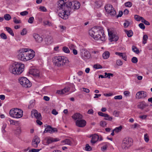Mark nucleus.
Wrapping results in <instances>:
<instances>
[{
    "label": "nucleus",
    "instance_id": "nucleus-1",
    "mask_svg": "<svg viewBox=\"0 0 152 152\" xmlns=\"http://www.w3.org/2000/svg\"><path fill=\"white\" fill-rule=\"evenodd\" d=\"M89 35L96 40L104 41L105 40V36L103 28L102 27H94L89 31Z\"/></svg>",
    "mask_w": 152,
    "mask_h": 152
},
{
    "label": "nucleus",
    "instance_id": "nucleus-2",
    "mask_svg": "<svg viewBox=\"0 0 152 152\" xmlns=\"http://www.w3.org/2000/svg\"><path fill=\"white\" fill-rule=\"evenodd\" d=\"M35 55V52L32 50L27 48L20 50L17 54L18 58L20 60L26 61L32 59Z\"/></svg>",
    "mask_w": 152,
    "mask_h": 152
},
{
    "label": "nucleus",
    "instance_id": "nucleus-3",
    "mask_svg": "<svg viewBox=\"0 0 152 152\" xmlns=\"http://www.w3.org/2000/svg\"><path fill=\"white\" fill-rule=\"evenodd\" d=\"M63 0H60L58 1L56 5V9L58 11H59V16L62 18L64 19H66L68 18V16L69 14L70 10H67V9L68 7L66 6V4Z\"/></svg>",
    "mask_w": 152,
    "mask_h": 152
},
{
    "label": "nucleus",
    "instance_id": "nucleus-4",
    "mask_svg": "<svg viewBox=\"0 0 152 152\" xmlns=\"http://www.w3.org/2000/svg\"><path fill=\"white\" fill-rule=\"evenodd\" d=\"M24 68V64L20 63L15 62L10 66L9 69L13 74L18 75L23 72Z\"/></svg>",
    "mask_w": 152,
    "mask_h": 152
},
{
    "label": "nucleus",
    "instance_id": "nucleus-5",
    "mask_svg": "<svg viewBox=\"0 0 152 152\" xmlns=\"http://www.w3.org/2000/svg\"><path fill=\"white\" fill-rule=\"evenodd\" d=\"M54 64L58 67H62L69 64V61L68 59L65 56H57L54 57L53 59Z\"/></svg>",
    "mask_w": 152,
    "mask_h": 152
},
{
    "label": "nucleus",
    "instance_id": "nucleus-6",
    "mask_svg": "<svg viewBox=\"0 0 152 152\" xmlns=\"http://www.w3.org/2000/svg\"><path fill=\"white\" fill-rule=\"evenodd\" d=\"M23 112L20 109L15 108L11 110L9 112L10 116L15 118H20L23 116Z\"/></svg>",
    "mask_w": 152,
    "mask_h": 152
},
{
    "label": "nucleus",
    "instance_id": "nucleus-7",
    "mask_svg": "<svg viewBox=\"0 0 152 152\" xmlns=\"http://www.w3.org/2000/svg\"><path fill=\"white\" fill-rule=\"evenodd\" d=\"M132 140L130 138H125L123 141L122 144V149H126L130 147L132 144Z\"/></svg>",
    "mask_w": 152,
    "mask_h": 152
},
{
    "label": "nucleus",
    "instance_id": "nucleus-8",
    "mask_svg": "<svg viewBox=\"0 0 152 152\" xmlns=\"http://www.w3.org/2000/svg\"><path fill=\"white\" fill-rule=\"evenodd\" d=\"M19 82L22 86L26 88L30 87L31 86V83L29 81L26 77L20 78Z\"/></svg>",
    "mask_w": 152,
    "mask_h": 152
},
{
    "label": "nucleus",
    "instance_id": "nucleus-9",
    "mask_svg": "<svg viewBox=\"0 0 152 152\" xmlns=\"http://www.w3.org/2000/svg\"><path fill=\"white\" fill-rule=\"evenodd\" d=\"M105 9L106 12L112 16L116 15V11L115 10L112 5L110 4H107L105 6Z\"/></svg>",
    "mask_w": 152,
    "mask_h": 152
},
{
    "label": "nucleus",
    "instance_id": "nucleus-10",
    "mask_svg": "<svg viewBox=\"0 0 152 152\" xmlns=\"http://www.w3.org/2000/svg\"><path fill=\"white\" fill-rule=\"evenodd\" d=\"M66 6L68 8L72 9H78L80 7V3L77 1H74L72 2H69L66 4Z\"/></svg>",
    "mask_w": 152,
    "mask_h": 152
},
{
    "label": "nucleus",
    "instance_id": "nucleus-11",
    "mask_svg": "<svg viewBox=\"0 0 152 152\" xmlns=\"http://www.w3.org/2000/svg\"><path fill=\"white\" fill-rule=\"evenodd\" d=\"M80 55L82 58L84 60L89 59L91 56L89 52L85 49L81 50Z\"/></svg>",
    "mask_w": 152,
    "mask_h": 152
},
{
    "label": "nucleus",
    "instance_id": "nucleus-12",
    "mask_svg": "<svg viewBox=\"0 0 152 152\" xmlns=\"http://www.w3.org/2000/svg\"><path fill=\"white\" fill-rule=\"evenodd\" d=\"M58 140L57 138H53L52 137H47L45 139L43 140L42 143L45 145H48L49 144L55 142L57 141Z\"/></svg>",
    "mask_w": 152,
    "mask_h": 152
},
{
    "label": "nucleus",
    "instance_id": "nucleus-13",
    "mask_svg": "<svg viewBox=\"0 0 152 152\" xmlns=\"http://www.w3.org/2000/svg\"><path fill=\"white\" fill-rule=\"evenodd\" d=\"M147 96V93L143 91H140L137 92L136 95V98L138 99H144Z\"/></svg>",
    "mask_w": 152,
    "mask_h": 152
},
{
    "label": "nucleus",
    "instance_id": "nucleus-14",
    "mask_svg": "<svg viewBox=\"0 0 152 152\" xmlns=\"http://www.w3.org/2000/svg\"><path fill=\"white\" fill-rule=\"evenodd\" d=\"M108 34L110 38V40L111 41H117L118 39V37L116 34H113L111 31L108 29Z\"/></svg>",
    "mask_w": 152,
    "mask_h": 152
},
{
    "label": "nucleus",
    "instance_id": "nucleus-15",
    "mask_svg": "<svg viewBox=\"0 0 152 152\" xmlns=\"http://www.w3.org/2000/svg\"><path fill=\"white\" fill-rule=\"evenodd\" d=\"M75 123L76 126H77L80 127H83L86 125V122L84 120L81 119L76 121Z\"/></svg>",
    "mask_w": 152,
    "mask_h": 152
},
{
    "label": "nucleus",
    "instance_id": "nucleus-16",
    "mask_svg": "<svg viewBox=\"0 0 152 152\" xmlns=\"http://www.w3.org/2000/svg\"><path fill=\"white\" fill-rule=\"evenodd\" d=\"M31 115L32 117L35 118L37 119L41 120L42 119L41 114L38 113L36 110H33L31 111Z\"/></svg>",
    "mask_w": 152,
    "mask_h": 152
},
{
    "label": "nucleus",
    "instance_id": "nucleus-17",
    "mask_svg": "<svg viewBox=\"0 0 152 152\" xmlns=\"http://www.w3.org/2000/svg\"><path fill=\"white\" fill-rule=\"evenodd\" d=\"M40 142V140L37 137H35L32 142V145L34 148H37L38 146V144Z\"/></svg>",
    "mask_w": 152,
    "mask_h": 152
},
{
    "label": "nucleus",
    "instance_id": "nucleus-18",
    "mask_svg": "<svg viewBox=\"0 0 152 152\" xmlns=\"http://www.w3.org/2000/svg\"><path fill=\"white\" fill-rule=\"evenodd\" d=\"M33 37L35 39V41L37 42H41L43 41V38L38 34H33Z\"/></svg>",
    "mask_w": 152,
    "mask_h": 152
},
{
    "label": "nucleus",
    "instance_id": "nucleus-19",
    "mask_svg": "<svg viewBox=\"0 0 152 152\" xmlns=\"http://www.w3.org/2000/svg\"><path fill=\"white\" fill-rule=\"evenodd\" d=\"M148 105L144 101H141L139 102L137 105V107L141 110H143L145 107L148 106Z\"/></svg>",
    "mask_w": 152,
    "mask_h": 152
},
{
    "label": "nucleus",
    "instance_id": "nucleus-20",
    "mask_svg": "<svg viewBox=\"0 0 152 152\" xmlns=\"http://www.w3.org/2000/svg\"><path fill=\"white\" fill-rule=\"evenodd\" d=\"M45 131H46V132L52 133L55 132H57V130L56 128H53L50 126H48L47 127L45 128Z\"/></svg>",
    "mask_w": 152,
    "mask_h": 152
},
{
    "label": "nucleus",
    "instance_id": "nucleus-21",
    "mask_svg": "<svg viewBox=\"0 0 152 152\" xmlns=\"http://www.w3.org/2000/svg\"><path fill=\"white\" fill-rule=\"evenodd\" d=\"M91 137H92V138L91 141V142L92 145L95 143L99 138V136L96 134L92 135Z\"/></svg>",
    "mask_w": 152,
    "mask_h": 152
},
{
    "label": "nucleus",
    "instance_id": "nucleus-22",
    "mask_svg": "<svg viewBox=\"0 0 152 152\" xmlns=\"http://www.w3.org/2000/svg\"><path fill=\"white\" fill-rule=\"evenodd\" d=\"M30 74L37 77L39 76V71L37 69H32L29 71Z\"/></svg>",
    "mask_w": 152,
    "mask_h": 152
},
{
    "label": "nucleus",
    "instance_id": "nucleus-23",
    "mask_svg": "<svg viewBox=\"0 0 152 152\" xmlns=\"http://www.w3.org/2000/svg\"><path fill=\"white\" fill-rule=\"evenodd\" d=\"M72 118L75 120H79L82 119V115L79 113H76L72 116Z\"/></svg>",
    "mask_w": 152,
    "mask_h": 152
},
{
    "label": "nucleus",
    "instance_id": "nucleus-24",
    "mask_svg": "<svg viewBox=\"0 0 152 152\" xmlns=\"http://www.w3.org/2000/svg\"><path fill=\"white\" fill-rule=\"evenodd\" d=\"M73 139L71 138V139H66L63 141V142L66 144L71 145L73 144Z\"/></svg>",
    "mask_w": 152,
    "mask_h": 152
},
{
    "label": "nucleus",
    "instance_id": "nucleus-25",
    "mask_svg": "<svg viewBox=\"0 0 152 152\" xmlns=\"http://www.w3.org/2000/svg\"><path fill=\"white\" fill-rule=\"evenodd\" d=\"M45 26H48L49 27H53V24L48 20H45L43 22Z\"/></svg>",
    "mask_w": 152,
    "mask_h": 152
},
{
    "label": "nucleus",
    "instance_id": "nucleus-26",
    "mask_svg": "<svg viewBox=\"0 0 152 152\" xmlns=\"http://www.w3.org/2000/svg\"><path fill=\"white\" fill-rule=\"evenodd\" d=\"M110 53L108 51L104 52L102 54V57L104 59H107L109 58L110 56Z\"/></svg>",
    "mask_w": 152,
    "mask_h": 152
},
{
    "label": "nucleus",
    "instance_id": "nucleus-27",
    "mask_svg": "<svg viewBox=\"0 0 152 152\" xmlns=\"http://www.w3.org/2000/svg\"><path fill=\"white\" fill-rule=\"evenodd\" d=\"M5 28L6 29V30L7 31V32L12 36H14V34L13 32V31L12 30V29L8 27H5Z\"/></svg>",
    "mask_w": 152,
    "mask_h": 152
},
{
    "label": "nucleus",
    "instance_id": "nucleus-28",
    "mask_svg": "<svg viewBox=\"0 0 152 152\" xmlns=\"http://www.w3.org/2000/svg\"><path fill=\"white\" fill-rule=\"evenodd\" d=\"M125 32L128 37H131L133 35V32L131 30L129 31L125 30Z\"/></svg>",
    "mask_w": 152,
    "mask_h": 152
},
{
    "label": "nucleus",
    "instance_id": "nucleus-29",
    "mask_svg": "<svg viewBox=\"0 0 152 152\" xmlns=\"http://www.w3.org/2000/svg\"><path fill=\"white\" fill-rule=\"evenodd\" d=\"M148 36L147 35L145 34L144 35L143 37V44H145L146 43L148 39Z\"/></svg>",
    "mask_w": 152,
    "mask_h": 152
},
{
    "label": "nucleus",
    "instance_id": "nucleus-30",
    "mask_svg": "<svg viewBox=\"0 0 152 152\" xmlns=\"http://www.w3.org/2000/svg\"><path fill=\"white\" fill-rule=\"evenodd\" d=\"M132 50L137 54L139 53V51L138 49L135 46H133L132 47Z\"/></svg>",
    "mask_w": 152,
    "mask_h": 152
},
{
    "label": "nucleus",
    "instance_id": "nucleus-31",
    "mask_svg": "<svg viewBox=\"0 0 152 152\" xmlns=\"http://www.w3.org/2000/svg\"><path fill=\"white\" fill-rule=\"evenodd\" d=\"M4 18L6 20L8 21L10 20L11 19V17L9 14H6L4 15Z\"/></svg>",
    "mask_w": 152,
    "mask_h": 152
},
{
    "label": "nucleus",
    "instance_id": "nucleus-32",
    "mask_svg": "<svg viewBox=\"0 0 152 152\" xmlns=\"http://www.w3.org/2000/svg\"><path fill=\"white\" fill-rule=\"evenodd\" d=\"M105 74V78L107 77L108 78H110V77H113V74L110 73H107V72H105L104 73Z\"/></svg>",
    "mask_w": 152,
    "mask_h": 152
},
{
    "label": "nucleus",
    "instance_id": "nucleus-33",
    "mask_svg": "<svg viewBox=\"0 0 152 152\" xmlns=\"http://www.w3.org/2000/svg\"><path fill=\"white\" fill-rule=\"evenodd\" d=\"M62 50L63 51L66 53H68L70 52L69 49L66 47H63Z\"/></svg>",
    "mask_w": 152,
    "mask_h": 152
},
{
    "label": "nucleus",
    "instance_id": "nucleus-34",
    "mask_svg": "<svg viewBox=\"0 0 152 152\" xmlns=\"http://www.w3.org/2000/svg\"><path fill=\"white\" fill-rule=\"evenodd\" d=\"M142 18V17H140V16L137 15H135L134 16L135 19L137 21H140L141 20Z\"/></svg>",
    "mask_w": 152,
    "mask_h": 152
},
{
    "label": "nucleus",
    "instance_id": "nucleus-35",
    "mask_svg": "<svg viewBox=\"0 0 152 152\" xmlns=\"http://www.w3.org/2000/svg\"><path fill=\"white\" fill-rule=\"evenodd\" d=\"M124 5L126 7H130L132 6V4L130 1H128L125 3Z\"/></svg>",
    "mask_w": 152,
    "mask_h": 152
},
{
    "label": "nucleus",
    "instance_id": "nucleus-36",
    "mask_svg": "<svg viewBox=\"0 0 152 152\" xmlns=\"http://www.w3.org/2000/svg\"><path fill=\"white\" fill-rule=\"evenodd\" d=\"M144 139L146 142H148L149 141V138L147 134H145L144 136Z\"/></svg>",
    "mask_w": 152,
    "mask_h": 152
},
{
    "label": "nucleus",
    "instance_id": "nucleus-37",
    "mask_svg": "<svg viewBox=\"0 0 152 152\" xmlns=\"http://www.w3.org/2000/svg\"><path fill=\"white\" fill-rule=\"evenodd\" d=\"M13 22L15 23H21V22L20 20L17 19L15 17L13 18Z\"/></svg>",
    "mask_w": 152,
    "mask_h": 152
},
{
    "label": "nucleus",
    "instance_id": "nucleus-38",
    "mask_svg": "<svg viewBox=\"0 0 152 152\" xmlns=\"http://www.w3.org/2000/svg\"><path fill=\"white\" fill-rule=\"evenodd\" d=\"M95 4L97 6V7H100L102 5V3L100 1H96L95 2Z\"/></svg>",
    "mask_w": 152,
    "mask_h": 152
},
{
    "label": "nucleus",
    "instance_id": "nucleus-39",
    "mask_svg": "<svg viewBox=\"0 0 152 152\" xmlns=\"http://www.w3.org/2000/svg\"><path fill=\"white\" fill-rule=\"evenodd\" d=\"M94 68L96 69H102V67L100 64H96L94 66Z\"/></svg>",
    "mask_w": 152,
    "mask_h": 152
},
{
    "label": "nucleus",
    "instance_id": "nucleus-40",
    "mask_svg": "<svg viewBox=\"0 0 152 152\" xmlns=\"http://www.w3.org/2000/svg\"><path fill=\"white\" fill-rule=\"evenodd\" d=\"M122 127L121 126H120L118 127H116L115 129H114V131L115 132H118L120 131Z\"/></svg>",
    "mask_w": 152,
    "mask_h": 152
},
{
    "label": "nucleus",
    "instance_id": "nucleus-41",
    "mask_svg": "<svg viewBox=\"0 0 152 152\" xmlns=\"http://www.w3.org/2000/svg\"><path fill=\"white\" fill-rule=\"evenodd\" d=\"M105 116H104L105 118H104V119L105 120H108L109 121H111L113 119V118L112 117L110 116L108 114L107 115H105Z\"/></svg>",
    "mask_w": 152,
    "mask_h": 152
},
{
    "label": "nucleus",
    "instance_id": "nucleus-42",
    "mask_svg": "<svg viewBox=\"0 0 152 152\" xmlns=\"http://www.w3.org/2000/svg\"><path fill=\"white\" fill-rule=\"evenodd\" d=\"M141 20L142 23H144L146 25H149L150 24L147 21L145 20L143 17Z\"/></svg>",
    "mask_w": 152,
    "mask_h": 152
},
{
    "label": "nucleus",
    "instance_id": "nucleus-43",
    "mask_svg": "<svg viewBox=\"0 0 152 152\" xmlns=\"http://www.w3.org/2000/svg\"><path fill=\"white\" fill-rule=\"evenodd\" d=\"M120 112L117 110H115L113 113V115L115 117H118L119 114Z\"/></svg>",
    "mask_w": 152,
    "mask_h": 152
},
{
    "label": "nucleus",
    "instance_id": "nucleus-44",
    "mask_svg": "<svg viewBox=\"0 0 152 152\" xmlns=\"http://www.w3.org/2000/svg\"><path fill=\"white\" fill-rule=\"evenodd\" d=\"M34 20V18L33 17H31L28 19V22L32 24Z\"/></svg>",
    "mask_w": 152,
    "mask_h": 152
},
{
    "label": "nucleus",
    "instance_id": "nucleus-45",
    "mask_svg": "<svg viewBox=\"0 0 152 152\" xmlns=\"http://www.w3.org/2000/svg\"><path fill=\"white\" fill-rule=\"evenodd\" d=\"M85 149L87 151H90L91 150V148L89 145V144H87L86 145Z\"/></svg>",
    "mask_w": 152,
    "mask_h": 152
},
{
    "label": "nucleus",
    "instance_id": "nucleus-46",
    "mask_svg": "<svg viewBox=\"0 0 152 152\" xmlns=\"http://www.w3.org/2000/svg\"><path fill=\"white\" fill-rule=\"evenodd\" d=\"M116 64L118 66H121L123 64V62L120 59L117 60L116 62Z\"/></svg>",
    "mask_w": 152,
    "mask_h": 152
},
{
    "label": "nucleus",
    "instance_id": "nucleus-47",
    "mask_svg": "<svg viewBox=\"0 0 152 152\" xmlns=\"http://www.w3.org/2000/svg\"><path fill=\"white\" fill-rule=\"evenodd\" d=\"M138 60L137 58L135 57H133L132 59V61L134 63H136L137 62Z\"/></svg>",
    "mask_w": 152,
    "mask_h": 152
},
{
    "label": "nucleus",
    "instance_id": "nucleus-48",
    "mask_svg": "<svg viewBox=\"0 0 152 152\" xmlns=\"http://www.w3.org/2000/svg\"><path fill=\"white\" fill-rule=\"evenodd\" d=\"M107 125V123L104 121H101L100 123V125L102 127L105 126Z\"/></svg>",
    "mask_w": 152,
    "mask_h": 152
},
{
    "label": "nucleus",
    "instance_id": "nucleus-49",
    "mask_svg": "<svg viewBox=\"0 0 152 152\" xmlns=\"http://www.w3.org/2000/svg\"><path fill=\"white\" fill-rule=\"evenodd\" d=\"M69 89L70 88L68 86L66 87L65 88L63 89L64 94L69 91Z\"/></svg>",
    "mask_w": 152,
    "mask_h": 152
},
{
    "label": "nucleus",
    "instance_id": "nucleus-50",
    "mask_svg": "<svg viewBox=\"0 0 152 152\" xmlns=\"http://www.w3.org/2000/svg\"><path fill=\"white\" fill-rule=\"evenodd\" d=\"M0 36L2 39H7V37L6 34L4 33H1L0 34Z\"/></svg>",
    "mask_w": 152,
    "mask_h": 152
},
{
    "label": "nucleus",
    "instance_id": "nucleus-51",
    "mask_svg": "<svg viewBox=\"0 0 152 152\" xmlns=\"http://www.w3.org/2000/svg\"><path fill=\"white\" fill-rule=\"evenodd\" d=\"M98 115H99V116H102V117H104V116H105V115H107V114H105V113H104L101 112H98Z\"/></svg>",
    "mask_w": 152,
    "mask_h": 152
},
{
    "label": "nucleus",
    "instance_id": "nucleus-52",
    "mask_svg": "<svg viewBox=\"0 0 152 152\" xmlns=\"http://www.w3.org/2000/svg\"><path fill=\"white\" fill-rule=\"evenodd\" d=\"M27 31L26 29L24 28L22 30V31L21 32V34L22 35H24L26 34L27 33Z\"/></svg>",
    "mask_w": 152,
    "mask_h": 152
},
{
    "label": "nucleus",
    "instance_id": "nucleus-53",
    "mask_svg": "<svg viewBox=\"0 0 152 152\" xmlns=\"http://www.w3.org/2000/svg\"><path fill=\"white\" fill-rule=\"evenodd\" d=\"M114 98L115 99L120 100L122 99V96L121 95L116 96L114 97Z\"/></svg>",
    "mask_w": 152,
    "mask_h": 152
},
{
    "label": "nucleus",
    "instance_id": "nucleus-54",
    "mask_svg": "<svg viewBox=\"0 0 152 152\" xmlns=\"http://www.w3.org/2000/svg\"><path fill=\"white\" fill-rule=\"evenodd\" d=\"M20 14L22 16H25L27 15L28 14V12L25 11L21 12Z\"/></svg>",
    "mask_w": 152,
    "mask_h": 152
},
{
    "label": "nucleus",
    "instance_id": "nucleus-55",
    "mask_svg": "<svg viewBox=\"0 0 152 152\" xmlns=\"http://www.w3.org/2000/svg\"><path fill=\"white\" fill-rule=\"evenodd\" d=\"M129 24V21H126V22L124 23V25L125 28L127 27Z\"/></svg>",
    "mask_w": 152,
    "mask_h": 152
},
{
    "label": "nucleus",
    "instance_id": "nucleus-56",
    "mask_svg": "<svg viewBox=\"0 0 152 152\" xmlns=\"http://www.w3.org/2000/svg\"><path fill=\"white\" fill-rule=\"evenodd\" d=\"M139 26L141 28L144 29L145 28V26L142 23H140L139 24Z\"/></svg>",
    "mask_w": 152,
    "mask_h": 152
},
{
    "label": "nucleus",
    "instance_id": "nucleus-57",
    "mask_svg": "<svg viewBox=\"0 0 152 152\" xmlns=\"http://www.w3.org/2000/svg\"><path fill=\"white\" fill-rule=\"evenodd\" d=\"M147 115H140V116L139 117L140 118L143 119V120H145L147 118Z\"/></svg>",
    "mask_w": 152,
    "mask_h": 152
},
{
    "label": "nucleus",
    "instance_id": "nucleus-58",
    "mask_svg": "<svg viewBox=\"0 0 152 152\" xmlns=\"http://www.w3.org/2000/svg\"><path fill=\"white\" fill-rule=\"evenodd\" d=\"M124 54V53L116 52H115V54L117 55L120 57H122V56Z\"/></svg>",
    "mask_w": 152,
    "mask_h": 152
},
{
    "label": "nucleus",
    "instance_id": "nucleus-59",
    "mask_svg": "<svg viewBox=\"0 0 152 152\" xmlns=\"http://www.w3.org/2000/svg\"><path fill=\"white\" fill-rule=\"evenodd\" d=\"M69 48L71 50H73L75 49V46L72 44H70L69 46Z\"/></svg>",
    "mask_w": 152,
    "mask_h": 152
},
{
    "label": "nucleus",
    "instance_id": "nucleus-60",
    "mask_svg": "<svg viewBox=\"0 0 152 152\" xmlns=\"http://www.w3.org/2000/svg\"><path fill=\"white\" fill-rule=\"evenodd\" d=\"M52 113L53 115H56L58 114V112L55 109H53L52 111Z\"/></svg>",
    "mask_w": 152,
    "mask_h": 152
},
{
    "label": "nucleus",
    "instance_id": "nucleus-61",
    "mask_svg": "<svg viewBox=\"0 0 152 152\" xmlns=\"http://www.w3.org/2000/svg\"><path fill=\"white\" fill-rule=\"evenodd\" d=\"M40 9L43 12H46L47 10L46 8L44 7H40Z\"/></svg>",
    "mask_w": 152,
    "mask_h": 152
},
{
    "label": "nucleus",
    "instance_id": "nucleus-62",
    "mask_svg": "<svg viewBox=\"0 0 152 152\" xmlns=\"http://www.w3.org/2000/svg\"><path fill=\"white\" fill-rule=\"evenodd\" d=\"M107 148V146L106 145L102 147L101 148V149L103 151H104L105 150H106Z\"/></svg>",
    "mask_w": 152,
    "mask_h": 152
},
{
    "label": "nucleus",
    "instance_id": "nucleus-63",
    "mask_svg": "<svg viewBox=\"0 0 152 152\" xmlns=\"http://www.w3.org/2000/svg\"><path fill=\"white\" fill-rule=\"evenodd\" d=\"M123 13V12L122 11H120L119 12V14L117 16V18L121 17L122 16Z\"/></svg>",
    "mask_w": 152,
    "mask_h": 152
},
{
    "label": "nucleus",
    "instance_id": "nucleus-64",
    "mask_svg": "<svg viewBox=\"0 0 152 152\" xmlns=\"http://www.w3.org/2000/svg\"><path fill=\"white\" fill-rule=\"evenodd\" d=\"M56 93L59 94H64L63 89L61 90H58L56 92Z\"/></svg>",
    "mask_w": 152,
    "mask_h": 152
}]
</instances>
